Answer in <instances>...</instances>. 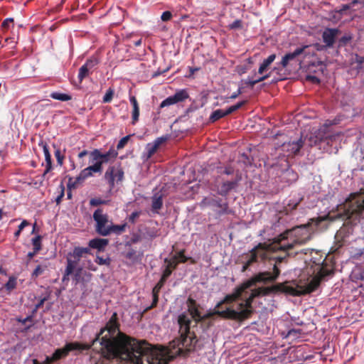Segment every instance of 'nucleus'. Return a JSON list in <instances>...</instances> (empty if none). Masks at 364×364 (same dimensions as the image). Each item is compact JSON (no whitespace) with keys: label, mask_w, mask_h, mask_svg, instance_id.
Returning a JSON list of instances; mask_svg holds the SVG:
<instances>
[{"label":"nucleus","mask_w":364,"mask_h":364,"mask_svg":"<svg viewBox=\"0 0 364 364\" xmlns=\"http://www.w3.org/2000/svg\"><path fill=\"white\" fill-rule=\"evenodd\" d=\"M310 240L309 228L305 226H297L281 234L271 242L259 243L250 251L245 253L242 257V272L254 263L274 259L273 271L259 274L257 279H250L245 282L241 287L235 289L230 294L227 295L223 300L218 302L214 309L210 310L207 314L202 315L199 311L196 301L189 297L186 304L188 313L183 312L178 316V323L179 333H181V344L183 348L190 350L196 343V337L190 331V324L193 319L196 322L209 318L214 315L232 319H245L252 313L251 303L252 299L261 295H265L267 290L262 287H255L257 281H273L279 274L277 266L284 259L283 257H274L272 255L277 250L288 252L297 245H301Z\"/></svg>","instance_id":"nucleus-1"},{"label":"nucleus","mask_w":364,"mask_h":364,"mask_svg":"<svg viewBox=\"0 0 364 364\" xmlns=\"http://www.w3.org/2000/svg\"><path fill=\"white\" fill-rule=\"evenodd\" d=\"M65 346L68 353L92 347L100 354V360L96 364H118L119 358L129 364H166L168 354L164 347H154L144 341H138L121 333L115 312L91 345L73 342Z\"/></svg>","instance_id":"nucleus-2"},{"label":"nucleus","mask_w":364,"mask_h":364,"mask_svg":"<svg viewBox=\"0 0 364 364\" xmlns=\"http://www.w3.org/2000/svg\"><path fill=\"white\" fill-rule=\"evenodd\" d=\"M309 252L314 255L309 262L305 260L306 267L299 281L286 287V291L293 296L304 295L315 291L321 281L333 272L332 267L326 262V257L320 252L302 249L296 253L307 255Z\"/></svg>","instance_id":"nucleus-3"},{"label":"nucleus","mask_w":364,"mask_h":364,"mask_svg":"<svg viewBox=\"0 0 364 364\" xmlns=\"http://www.w3.org/2000/svg\"><path fill=\"white\" fill-rule=\"evenodd\" d=\"M337 122L327 121L316 132L311 134L305 137L301 136L296 141L284 143L282 150L286 153L287 156H292L296 154L303 146H318L319 149L332 154L338 151V144L341 139L340 133H334L331 126Z\"/></svg>","instance_id":"nucleus-4"},{"label":"nucleus","mask_w":364,"mask_h":364,"mask_svg":"<svg viewBox=\"0 0 364 364\" xmlns=\"http://www.w3.org/2000/svg\"><path fill=\"white\" fill-rule=\"evenodd\" d=\"M109 155V151L102 153L97 149L91 151L85 149L80 151L77 155L78 158L82 159L87 156L90 165L83 168L75 179L70 178L68 181V186L75 188L95 173L101 174L103 171L102 165L108 161Z\"/></svg>","instance_id":"nucleus-5"},{"label":"nucleus","mask_w":364,"mask_h":364,"mask_svg":"<svg viewBox=\"0 0 364 364\" xmlns=\"http://www.w3.org/2000/svg\"><path fill=\"white\" fill-rule=\"evenodd\" d=\"M93 220L95 222V230L102 236H108L111 234L120 235L125 231L127 224L114 225L109 215L104 213L101 208L97 209L93 213Z\"/></svg>","instance_id":"nucleus-6"},{"label":"nucleus","mask_w":364,"mask_h":364,"mask_svg":"<svg viewBox=\"0 0 364 364\" xmlns=\"http://www.w3.org/2000/svg\"><path fill=\"white\" fill-rule=\"evenodd\" d=\"M90 249L89 247H76L73 251L68 254L67 257V272H71L72 269L75 268V264H79V262L85 255L90 254Z\"/></svg>","instance_id":"nucleus-7"},{"label":"nucleus","mask_w":364,"mask_h":364,"mask_svg":"<svg viewBox=\"0 0 364 364\" xmlns=\"http://www.w3.org/2000/svg\"><path fill=\"white\" fill-rule=\"evenodd\" d=\"M168 139L167 136H162L156 138L154 141L148 143L146 145L145 150L142 154V159L144 161L149 160L158 150L159 146L166 141Z\"/></svg>","instance_id":"nucleus-8"},{"label":"nucleus","mask_w":364,"mask_h":364,"mask_svg":"<svg viewBox=\"0 0 364 364\" xmlns=\"http://www.w3.org/2000/svg\"><path fill=\"white\" fill-rule=\"evenodd\" d=\"M124 177V171L119 166H109L105 172V178L111 188L114 186L115 182L122 181Z\"/></svg>","instance_id":"nucleus-9"},{"label":"nucleus","mask_w":364,"mask_h":364,"mask_svg":"<svg viewBox=\"0 0 364 364\" xmlns=\"http://www.w3.org/2000/svg\"><path fill=\"white\" fill-rule=\"evenodd\" d=\"M189 97V94L186 89H181L176 92L173 95L169 96L161 102L160 107H165L185 101Z\"/></svg>","instance_id":"nucleus-10"},{"label":"nucleus","mask_w":364,"mask_h":364,"mask_svg":"<svg viewBox=\"0 0 364 364\" xmlns=\"http://www.w3.org/2000/svg\"><path fill=\"white\" fill-rule=\"evenodd\" d=\"M75 268L74 269L71 270V272L68 273L67 272V267L65 268V273L63 275V280L65 281L66 279H69V277L71 276L73 281L75 282V284L82 282L85 281L84 276H86L87 279L91 276L90 274H87L82 267H80L79 264L75 265Z\"/></svg>","instance_id":"nucleus-11"},{"label":"nucleus","mask_w":364,"mask_h":364,"mask_svg":"<svg viewBox=\"0 0 364 364\" xmlns=\"http://www.w3.org/2000/svg\"><path fill=\"white\" fill-rule=\"evenodd\" d=\"M98 64V60L96 58H90L86 63L82 65L79 69L78 79L81 82L85 77L89 75V74L94 70L95 66Z\"/></svg>","instance_id":"nucleus-12"},{"label":"nucleus","mask_w":364,"mask_h":364,"mask_svg":"<svg viewBox=\"0 0 364 364\" xmlns=\"http://www.w3.org/2000/svg\"><path fill=\"white\" fill-rule=\"evenodd\" d=\"M308 48L309 46H304L303 47L296 48L292 53H287L284 56H283L280 62V65L284 68H286L290 62L295 60L299 55H301L302 53L306 54V50Z\"/></svg>","instance_id":"nucleus-13"},{"label":"nucleus","mask_w":364,"mask_h":364,"mask_svg":"<svg viewBox=\"0 0 364 364\" xmlns=\"http://www.w3.org/2000/svg\"><path fill=\"white\" fill-rule=\"evenodd\" d=\"M340 33L337 28H326L322 33L323 41L326 46L331 48L333 46L336 36Z\"/></svg>","instance_id":"nucleus-14"},{"label":"nucleus","mask_w":364,"mask_h":364,"mask_svg":"<svg viewBox=\"0 0 364 364\" xmlns=\"http://www.w3.org/2000/svg\"><path fill=\"white\" fill-rule=\"evenodd\" d=\"M164 194L161 191H159L151 197V211L154 213H159V210L163 206V198Z\"/></svg>","instance_id":"nucleus-15"},{"label":"nucleus","mask_w":364,"mask_h":364,"mask_svg":"<svg viewBox=\"0 0 364 364\" xmlns=\"http://www.w3.org/2000/svg\"><path fill=\"white\" fill-rule=\"evenodd\" d=\"M364 212V203L356 205L353 210H348L346 215L348 219L355 218L360 220L363 218V213Z\"/></svg>","instance_id":"nucleus-16"},{"label":"nucleus","mask_w":364,"mask_h":364,"mask_svg":"<svg viewBox=\"0 0 364 364\" xmlns=\"http://www.w3.org/2000/svg\"><path fill=\"white\" fill-rule=\"evenodd\" d=\"M108 240L104 238H95L89 242V248L96 249L98 251L104 250L105 247L108 245Z\"/></svg>","instance_id":"nucleus-17"},{"label":"nucleus","mask_w":364,"mask_h":364,"mask_svg":"<svg viewBox=\"0 0 364 364\" xmlns=\"http://www.w3.org/2000/svg\"><path fill=\"white\" fill-rule=\"evenodd\" d=\"M350 258L356 264H364V248H356L350 253Z\"/></svg>","instance_id":"nucleus-18"},{"label":"nucleus","mask_w":364,"mask_h":364,"mask_svg":"<svg viewBox=\"0 0 364 364\" xmlns=\"http://www.w3.org/2000/svg\"><path fill=\"white\" fill-rule=\"evenodd\" d=\"M275 58L276 55L272 54L267 58L264 59L258 69V73L264 75V73L268 70L269 65L274 62Z\"/></svg>","instance_id":"nucleus-19"},{"label":"nucleus","mask_w":364,"mask_h":364,"mask_svg":"<svg viewBox=\"0 0 364 364\" xmlns=\"http://www.w3.org/2000/svg\"><path fill=\"white\" fill-rule=\"evenodd\" d=\"M129 101L133 107L132 118V124H134L139 120V104L137 102L136 98L134 96H130Z\"/></svg>","instance_id":"nucleus-20"},{"label":"nucleus","mask_w":364,"mask_h":364,"mask_svg":"<svg viewBox=\"0 0 364 364\" xmlns=\"http://www.w3.org/2000/svg\"><path fill=\"white\" fill-rule=\"evenodd\" d=\"M43 154L45 156L46 160V170L43 172V176L45 177L46 175L50 172V171L52 169V160H51V155L50 154L48 147L46 144H44L43 146Z\"/></svg>","instance_id":"nucleus-21"},{"label":"nucleus","mask_w":364,"mask_h":364,"mask_svg":"<svg viewBox=\"0 0 364 364\" xmlns=\"http://www.w3.org/2000/svg\"><path fill=\"white\" fill-rule=\"evenodd\" d=\"M189 259L190 257L184 255L183 251H181L172 258L171 261H170V265L175 268L179 262L184 263Z\"/></svg>","instance_id":"nucleus-22"},{"label":"nucleus","mask_w":364,"mask_h":364,"mask_svg":"<svg viewBox=\"0 0 364 364\" xmlns=\"http://www.w3.org/2000/svg\"><path fill=\"white\" fill-rule=\"evenodd\" d=\"M238 180L224 182L221 186V194L226 195L230 191L234 189L237 185Z\"/></svg>","instance_id":"nucleus-23"},{"label":"nucleus","mask_w":364,"mask_h":364,"mask_svg":"<svg viewBox=\"0 0 364 364\" xmlns=\"http://www.w3.org/2000/svg\"><path fill=\"white\" fill-rule=\"evenodd\" d=\"M50 97L54 100H60L62 102L69 101L72 99V97L65 93H61L59 92H53L50 93Z\"/></svg>","instance_id":"nucleus-24"},{"label":"nucleus","mask_w":364,"mask_h":364,"mask_svg":"<svg viewBox=\"0 0 364 364\" xmlns=\"http://www.w3.org/2000/svg\"><path fill=\"white\" fill-rule=\"evenodd\" d=\"M68 355V353L66 350L65 346H64L63 348H58L55 350V351L53 353L51 358L53 360V361L58 360Z\"/></svg>","instance_id":"nucleus-25"},{"label":"nucleus","mask_w":364,"mask_h":364,"mask_svg":"<svg viewBox=\"0 0 364 364\" xmlns=\"http://www.w3.org/2000/svg\"><path fill=\"white\" fill-rule=\"evenodd\" d=\"M227 116L225 110L223 109H216L212 112L209 117V120L211 122H215L217 120Z\"/></svg>","instance_id":"nucleus-26"},{"label":"nucleus","mask_w":364,"mask_h":364,"mask_svg":"<svg viewBox=\"0 0 364 364\" xmlns=\"http://www.w3.org/2000/svg\"><path fill=\"white\" fill-rule=\"evenodd\" d=\"M14 19L12 18H6L1 23V28L4 32L14 28Z\"/></svg>","instance_id":"nucleus-27"},{"label":"nucleus","mask_w":364,"mask_h":364,"mask_svg":"<svg viewBox=\"0 0 364 364\" xmlns=\"http://www.w3.org/2000/svg\"><path fill=\"white\" fill-rule=\"evenodd\" d=\"M31 243L35 249V252H39L41 250V236L37 235L31 240Z\"/></svg>","instance_id":"nucleus-28"},{"label":"nucleus","mask_w":364,"mask_h":364,"mask_svg":"<svg viewBox=\"0 0 364 364\" xmlns=\"http://www.w3.org/2000/svg\"><path fill=\"white\" fill-rule=\"evenodd\" d=\"M299 202L300 199L299 198L289 200V203L287 204V206H285V210L287 213L296 208V207L299 205Z\"/></svg>","instance_id":"nucleus-29"},{"label":"nucleus","mask_w":364,"mask_h":364,"mask_svg":"<svg viewBox=\"0 0 364 364\" xmlns=\"http://www.w3.org/2000/svg\"><path fill=\"white\" fill-rule=\"evenodd\" d=\"M46 267V265H38L32 272V278H37L45 272Z\"/></svg>","instance_id":"nucleus-30"},{"label":"nucleus","mask_w":364,"mask_h":364,"mask_svg":"<svg viewBox=\"0 0 364 364\" xmlns=\"http://www.w3.org/2000/svg\"><path fill=\"white\" fill-rule=\"evenodd\" d=\"M270 76V73L269 74H265L264 75H262L261 77H259V78L257 79H255V80H250V79H248L247 83L250 85L251 87H253L254 85H255L257 83L259 82H262L266 79H267Z\"/></svg>","instance_id":"nucleus-31"},{"label":"nucleus","mask_w":364,"mask_h":364,"mask_svg":"<svg viewBox=\"0 0 364 364\" xmlns=\"http://www.w3.org/2000/svg\"><path fill=\"white\" fill-rule=\"evenodd\" d=\"M109 200H103L100 198H91L90 200V205L91 206H97L100 205L107 204Z\"/></svg>","instance_id":"nucleus-32"},{"label":"nucleus","mask_w":364,"mask_h":364,"mask_svg":"<svg viewBox=\"0 0 364 364\" xmlns=\"http://www.w3.org/2000/svg\"><path fill=\"white\" fill-rule=\"evenodd\" d=\"M29 225V223L26 220H23L21 223L18 225V230L14 232V237L16 239H18L21 231L26 226Z\"/></svg>","instance_id":"nucleus-33"},{"label":"nucleus","mask_w":364,"mask_h":364,"mask_svg":"<svg viewBox=\"0 0 364 364\" xmlns=\"http://www.w3.org/2000/svg\"><path fill=\"white\" fill-rule=\"evenodd\" d=\"M114 95V91L112 89L109 88L107 90L105 96L103 97V102L105 103L111 102Z\"/></svg>","instance_id":"nucleus-34"},{"label":"nucleus","mask_w":364,"mask_h":364,"mask_svg":"<svg viewBox=\"0 0 364 364\" xmlns=\"http://www.w3.org/2000/svg\"><path fill=\"white\" fill-rule=\"evenodd\" d=\"M16 286V281L14 278H9L8 282L5 284V287L7 290L11 291L14 289Z\"/></svg>","instance_id":"nucleus-35"},{"label":"nucleus","mask_w":364,"mask_h":364,"mask_svg":"<svg viewBox=\"0 0 364 364\" xmlns=\"http://www.w3.org/2000/svg\"><path fill=\"white\" fill-rule=\"evenodd\" d=\"M55 156L56 158L58 164L61 166L63 163L64 156L61 154L60 149H56L55 151Z\"/></svg>","instance_id":"nucleus-36"},{"label":"nucleus","mask_w":364,"mask_h":364,"mask_svg":"<svg viewBox=\"0 0 364 364\" xmlns=\"http://www.w3.org/2000/svg\"><path fill=\"white\" fill-rule=\"evenodd\" d=\"M129 139V136H126L122 138L117 144V149H122L128 142Z\"/></svg>","instance_id":"nucleus-37"},{"label":"nucleus","mask_w":364,"mask_h":364,"mask_svg":"<svg viewBox=\"0 0 364 364\" xmlns=\"http://www.w3.org/2000/svg\"><path fill=\"white\" fill-rule=\"evenodd\" d=\"M170 267L173 268V266H171L170 263H169L168 267L166 268V269L164 272L161 282H163L164 280L166 279V278H167L168 277H169L170 274H171V270L170 269Z\"/></svg>","instance_id":"nucleus-38"},{"label":"nucleus","mask_w":364,"mask_h":364,"mask_svg":"<svg viewBox=\"0 0 364 364\" xmlns=\"http://www.w3.org/2000/svg\"><path fill=\"white\" fill-rule=\"evenodd\" d=\"M301 333V329L291 328V329L289 330L288 333H287V336H294V337H296L299 335H300Z\"/></svg>","instance_id":"nucleus-39"},{"label":"nucleus","mask_w":364,"mask_h":364,"mask_svg":"<svg viewBox=\"0 0 364 364\" xmlns=\"http://www.w3.org/2000/svg\"><path fill=\"white\" fill-rule=\"evenodd\" d=\"M171 17H172V14L170 11H164L162 13L161 19L163 21H168L171 18Z\"/></svg>","instance_id":"nucleus-40"},{"label":"nucleus","mask_w":364,"mask_h":364,"mask_svg":"<svg viewBox=\"0 0 364 364\" xmlns=\"http://www.w3.org/2000/svg\"><path fill=\"white\" fill-rule=\"evenodd\" d=\"M140 213L138 211L133 212L129 217V220L132 223H134L136 219L139 216Z\"/></svg>","instance_id":"nucleus-41"},{"label":"nucleus","mask_w":364,"mask_h":364,"mask_svg":"<svg viewBox=\"0 0 364 364\" xmlns=\"http://www.w3.org/2000/svg\"><path fill=\"white\" fill-rule=\"evenodd\" d=\"M84 266L92 271H96L97 267L95 265L93 262H92L90 260L87 261V264H84Z\"/></svg>","instance_id":"nucleus-42"},{"label":"nucleus","mask_w":364,"mask_h":364,"mask_svg":"<svg viewBox=\"0 0 364 364\" xmlns=\"http://www.w3.org/2000/svg\"><path fill=\"white\" fill-rule=\"evenodd\" d=\"M96 262L100 265L108 264L107 259H104L101 257H97L96 258Z\"/></svg>","instance_id":"nucleus-43"},{"label":"nucleus","mask_w":364,"mask_h":364,"mask_svg":"<svg viewBox=\"0 0 364 364\" xmlns=\"http://www.w3.org/2000/svg\"><path fill=\"white\" fill-rule=\"evenodd\" d=\"M241 93H242V89H241V87H239L238 90L236 92H233L231 95L230 98L231 100H234V99L237 98Z\"/></svg>","instance_id":"nucleus-44"},{"label":"nucleus","mask_w":364,"mask_h":364,"mask_svg":"<svg viewBox=\"0 0 364 364\" xmlns=\"http://www.w3.org/2000/svg\"><path fill=\"white\" fill-rule=\"evenodd\" d=\"M163 282H159L154 289L152 291L153 295H158V293L159 291V289L162 285Z\"/></svg>","instance_id":"nucleus-45"},{"label":"nucleus","mask_w":364,"mask_h":364,"mask_svg":"<svg viewBox=\"0 0 364 364\" xmlns=\"http://www.w3.org/2000/svg\"><path fill=\"white\" fill-rule=\"evenodd\" d=\"M241 25V21H239V20H236L231 25H230V28H239Z\"/></svg>","instance_id":"nucleus-46"},{"label":"nucleus","mask_w":364,"mask_h":364,"mask_svg":"<svg viewBox=\"0 0 364 364\" xmlns=\"http://www.w3.org/2000/svg\"><path fill=\"white\" fill-rule=\"evenodd\" d=\"M53 361L51 356H47L45 360L42 363H39V364H51Z\"/></svg>","instance_id":"nucleus-47"},{"label":"nucleus","mask_w":364,"mask_h":364,"mask_svg":"<svg viewBox=\"0 0 364 364\" xmlns=\"http://www.w3.org/2000/svg\"><path fill=\"white\" fill-rule=\"evenodd\" d=\"M236 110H237L236 108L234 107V105H232V106H230V107H228L227 109H225V112H226V114L228 115V114H230L232 112H235Z\"/></svg>","instance_id":"nucleus-48"},{"label":"nucleus","mask_w":364,"mask_h":364,"mask_svg":"<svg viewBox=\"0 0 364 364\" xmlns=\"http://www.w3.org/2000/svg\"><path fill=\"white\" fill-rule=\"evenodd\" d=\"M47 300V297H44L43 299H41V300L38 302V304L36 305V309H39L40 307H41L44 302Z\"/></svg>","instance_id":"nucleus-49"},{"label":"nucleus","mask_w":364,"mask_h":364,"mask_svg":"<svg viewBox=\"0 0 364 364\" xmlns=\"http://www.w3.org/2000/svg\"><path fill=\"white\" fill-rule=\"evenodd\" d=\"M307 79L311 80L314 83L319 82V79L316 76L309 75V76H307Z\"/></svg>","instance_id":"nucleus-50"},{"label":"nucleus","mask_w":364,"mask_h":364,"mask_svg":"<svg viewBox=\"0 0 364 364\" xmlns=\"http://www.w3.org/2000/svg\"><path fill=\"white\" fill-rule=\"evenodd\" d=\"M245 103H246V101H245V100L240 101V102H238L237 104L234 105V107L237 110L238 109L242 107Z\"/></svg>","instance_id":"nucleus-51"},{"label":"nucleus","mask_w":364,"mask_h":364,"mask_svg":"<svg viewBox=\"0 0 364 364\" xmlns=\"http://www.w3.org/2000/svg\"><path fill=\"white\" fill-rule=\"evenodd\" d=\"M38 252H35V249H33V252H29L27 255L28 260H31Z\"/></svg>","instance_id":"nucleus-52"},{"label":"nucleus","mask_w":364,"mask_h":364,"mask_svg":"<svg viewBox=\"0 0 364 364\" xmlns=\"http://www.w3.org/2000/svg\"><path fill=\"white\" fill-rule=\"evenodd\" d=\"M158 302V295H153V303L151 306H154L156 305Z\"/></svg>","instance_id":"nucleus-53"},{"label":"nucleus","mask_w":364,"mask_h":364,"mask_svg":"<svg viewBox=\"0 0 364 364\" xmlns=\"http://www.w3.org/2000/svg\"><path fill=\"white\" fill-rule=\"evenodd\" d=\"M350 8V6L348 5V4H346V5H343V9L342 10H347Z\"/></svg>","instance_id":"nucleus-54"},{"label":"nucleus","mask_w":364,"mask_h":364,"mask_svg":"<svg viewBox=\"0 0 364 364\" xmlns=\"http://www.w3.org/2000/svg\"><path fill=\"white\" fill-rule=\"evenodd\" d=\"M133 255H134V252H130L127 253V257L128 258H131Z\"/></svg>","instance_id":"nucleus-55"},{"label":"nucleus","mask_w":364,"mask_h":364,"mask_svg":"<svg viewBox=\"0 0 364 364\" xmlns=\"http://www.w3.org/2000/svg\"><path fill=\"white\" fill-rule=\"evenodd\" d=\"M225 173L227 175H229V174H231V173H232V171H231V170H230V169H225Z\"/></svg>","instance_id":"nucleus-56"},{"label":"nucleus","mask_w":364,"mask_h":364,"mask_svg":"<svg viewBox=\"0 0 364 364\" xmlns=\"http://www.w3.org/2000/svg\"><path fill=\"white\" fill-rule=\"evenodd\" d=\"M358 63H362L363 62V58H359V59L358 60Z\"/></svg>","instance_id":"nucleus-57"},{"label":"nucleus","mask_w":364,"mask_h":364,"mask_svg":"<svg viewBox=\"0 0 364 364\" xmlns=\"http://www.w3.org/2000/svg\"><path fill=\"white\" fill-rule=\"evenodd\" d=\"M71 166H72V169H75V165L73 161L72 162Z\"/></svg>","instance_id":"nucleus-58"},{"label":"nucleus","mask_w":364,"mask_h":364,"mask_svg":"<svg viewBox=\"0 0 364 364\" xmlns=\"http://www.w3.org/2000/svg\"><path fill=\"white\" fill-rule=\"evenodd\" d=\"M223 206H224V207H223V209H224V210H226V208H228V205H227L226 203H224V204H223Z\"/></svg>","instance_id":"nucleus-59"},{"label":"nucleus","mask_w":364,"mask_h":364,"mask_svg":"<svg viewBox=\"0 0 364 364\" xmlns=\"http://www.w3.org/2000/svg\"><path fill=\"white\" fill-rule=\"evenodd\" d=\"M198 69L195 68V69H191V73H193L196 70H197Z\"/></svg>","instance_id":"nucleus-60"},{"label":"nucleus","mask_w":364,"mask_h":364,"mask_svg":"<svg viewBox=\"0 0 364 364\" xmlns=\"http://www.w3.org/2000/svg\"><path fill=\"white\" fill-rule=\"evenodd\" d=\"M21 345H18V346H16V349H18V348L21 347Z\"/></svg>","instance_id":"nucleus-61"},{"label":"nucleus","mask_w":364,"mask_h":364,"mask_svg":"<svg viewBox=\"0 0 364 364\" xmlns=\"http://www.w3.org/2000/svg\"><path fill=\"white\" fill-rule=\"evenodd\" d=\"M357 2H358L357 1H353V4H356Z\"/></svg>","instance_id":"nucleus-62"},{"label":"nucleus","mask_w":364,"mask_h":364,"mask_svg":"<svg viewBox=\"0 0 364 364\" xmlns=\"http://www.w3.org/2000/svg\"><path fill=\"white\" fill-rule=\"evenodd\" d=\"M85 166V163H82V164H81V166Z\"/></svg>","instance_id":"nucleus-63"},{"label":"nucleus","mask_w":364,"mask_h":364,"mask_svg":"<svg viewBox=\"0 0 364 364\" xmlns=\"http://www.w3.org/2000/svg\"><path fill=\"white\" fill-rule=\"evenodd\" d=\"M136 44V45H139V44H140V42L139 41V42H137Z\"/></svg>","instance_id":"nucleus-64"}]
</instances>
